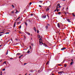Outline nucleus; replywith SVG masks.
Returning <instances> with one entry per match:
<instances>
[{
  "label": "nucleus",
  "mask_w": 75,
  "mask_h": 75,
  "mask_svg": "<svg viewBox=\"0 0 75 75\" xmlns=\"http://www.w3.org/2000/svg\"><path fill=\"white\" fill-rule=\"evenodd\" d=\"M42 40V39L40 38V39H39V43L40 44V45H42V44H44V43H42V42H41V41H41Z\"/></svg>",
  "instance_id": "1"
},
{
  "label": "nucleus",
  "mask_w": 75,
  "mask_h": 75,
  "mask_svg": "<svg viewBox=\"0 0 75 75\" xmlns=\"http://www.w3.org/2000/svg\"><path fill=\"white\" fill-rule=\"evenodd\" d=\"M58 6L59 8H61V6H60V4H58L57 5V7H58Z\"/></svg>",
  "instance_id": "2"
},
{
  "label": "nucleus",
  "mask_w": 75,
  "mask_h": 75,
  "mask_svg": "<svg viewBox=\"0 0 75 75\" xmlns=\"http://www.w3.org/2000/svg\"><path fill=\"white\" fill-rule=\"evenodd\" d=\"M46 15H45V16H42V18H46Z\"/></svg>",
  "instance_id": "3"
},
{
  "label": "nucleus",
  "mask_w": 75,
  "mask_h": 75,
  "mask_svg": "<svg viewBox=\"0 0 75 75\" xmlns=\"http://www.w3.org/2000/svg\"><path fill=\"white\" fill-rule=\"evenodd\" d=\"M67 20L69 22V23H71V21H70V19H67Z\"/></svg>",
  "instance_id": "4"
},
{
  "label": "nucleus",
  "mask_w": 75,
  "mask_h": 75,
  "mask_svg": "<svg viewBox=\"0 0 75 75\" xmlns=\"http://www.w3.org/2000/svg\"><path fill=\"white\" fill-rule=\"evenodd\" d=\"M64 72L63 71H60L59 72H58V74H62V73H63Z\"/></svg>",
  "instance_id": "5"
},
{
  "label": "nucleus",
  "mask_w": 75,
  "mask_h": 75,
  "mask_svg": "<svg viewBox=\"0 0 75 75\" xmlns=\"http://www.w3.org/2000/svg\"><path fill=\"white\" fill-rule=\"evenodd\" d=\"M33 29L34 30H35V32H36V31H37V30H36V28H35V27H34Z\"/></svg>",
  "instance_id": "6"
},
{
  "label": "nucleus",
  "mask_w": 75,
  "mask_h": 75,
  "mask_svg": "<svg viewBox=\"0 0 75 75\" xmlns=\"http://www.w3.org/2000/svg\"><path fill=\"white\" fill-rule=\"evenodd\" d=\"M65 49H66L65 47H63L61 49V50H65Z\"/></svg>",
  "instance_id": "7"
},
{
  "label": "nucleus",
  "mask_w": 75,
  "mask_h": 75,
  "mask_svg": "<svg viewBox=\"0 0 75 75\" xmlns=\"http://www.w3.org/2000/svg\"><path fill=\"white\" fill-rule=\"evenodd\" d=\"M38 38H40V37H41V36H40V35H38Z\"/></svg>",
  "instance_id": "8"
},
{
  "label": "nucleus",
  "mask_w": 75,
  "mask_h": 75,
  "mask_svg": "<svg viewBox=\"0 0 75 75\" xmlns=\"http://www.w3.org/2000/svg\"><path fill=\"white\" fill-rule=\"evenodd\" d=\"M50 10V8L49 7L47 8V9H46V11H48Z\"/></svg>",
  "instance_id": "9"
},
{
  "label": "nucleus",
  "mask_w": 75,
  "mask_h": 75,
  "mask_svg": "<svg viewBox=\"0 0 75 75\" xmlns=\"http://www.w3.org/2000/svg\"><path fill=\"white\" fill-rule=\"evenodd\" d=\"M23 55H21V56H20L19 57V58H21V57H23Z\"/></svg>",
  "instance_id": "10"
},
{
  "label": "nucleus",
  "mask_w": 75,
  "mask_h": 75,
  "mask_svg": "<svg viewBox=\"0 0 75 75\" xmlns=\"http://www.w3.org/2000/svg\"><path fill=\"white\" fill-rule=\"evenodd\" d=\"M16 22H15L14 24V25H13V27H15V26L16 25Z\"/></svg>",
  "instance_id": "11"
},
{
  "label": "nucleus",
  "mask_w": 75,
  "mask_h": 75,
  "mask_svg": "<svg viewBox=\"0 0 75 75\" xmlns=\"http://www.w3.org/2000/svg\"><path fill=\"white\" fill-rule=\"evenodd\" d=\"M60 11V9H57V12H58V11Z\"/></svg>",
  "instance_id": "12"
},
{
  "label": "nucleus",
  "mask_w": 75,
  "mask_h": 75,
  "mask_svg": "<svg viewBox=\"0 0 75 75\" xmlns=\"http://www.w3.org/2000/svg\"><path fill=\"white\" fill-rule=\"evenodd\" d=\"M57 26L58 27H60V26H59V24L58 23H57Z\"/></svg>",
  "instance_id": "13"
},
{
  "label": "nucleus",
  "mask_w": 75,
  "mask_h": 75,
  "mask_svg": "<svg viewBox=\"0 0 75 75\" xmlns=\"http://www.w3.org/2000/svg\"><path fill=\"white\" fill-rule=\"evenodd\" d=\"M20 23H21V22H17V24L18 25V24H20Z\"/></svg>",
  "instance_id": "14"
},
{
  "label": "nucleus",
  "mask_w": 75,
  "mask_h": 75,
  "mask_svg": "<svg viewBox=\"0 0 75 75\" xmlns=\"http://www.w3.org/2000/svg\"><path fill=\"white\" fill-rule=\"evenodd\" d=\"M47 16L48 17V19H49V18H50V17H49V16H48V14H47Z\"/></svg>",
  "instance_id": "15"
},
{
  "label": "nucleus",
  "mask_w": 75,
  "mask_h": 75,
  "mask_svg": "<svg viewBox=\"0 0 75 75\" xmlns=\"http://www.w3.org/2000/svg\"><path fill=\"white\" fill-rule=\"evenodd\" d=\"M20 18V17H19L16 20V21H17L18 20L19 18Z\"/></svg>",
  "instance_id": "16"
},
{
  "label": "nucleus",
  "mask_w": 75,
  "mask_h": 75,
  "mask_svg": "<svg viewBox=\"0 0 75 75\" xmlns=\"http://www.w3.org/2000/svg\"><path fill=\"white\" fill-rule=\"evenodd\" d=\"M26 33L27 34H28V35H30V33H29L28 32H27Z\"/></svg>",
  "instance_id": "17"
},
{
  "label": "nucleus",
  "mask_w": 75,
  "mask_h": 75,
  "mask_svg": "<svg viewBox=\"0 0 75 75\" xmlns=\"http://www.w3.org/2000/svg\"><path fill=\"white\" fill-rule=\"evenodd\" d=\"M44 45L45 47H47V45L45 44H44Z\"/></svg>",
  "instance_id": "18"
},
{
  "label": "nucleus",
  "mask_w": 75,
  "mask_h": 75,
  "mask_svg": "<svg viewBox=\"0 0 75 75\" xmlns=\"http://www.w3.org/2000/svg\"><path fill=\"white\" fill-rule=\"evenodd\" d=\"M73 63H74V62H71L70 63V65H72Z\"/></svg>",
  "instance_id": "19"
},
{
  "label": "nucleus",
  "mask_w": 75,
  "mask_h": 75,
  "mask_svg": "<svg viewBox=\"0 0 75 75\" xmlns=\"http://www.w3.org/2000/svg\"><path fill=\"white\" fill-rule=\"evenodd\" d=\"M25 24L26 25H28L27 24V23H26V22H25Z\"/></svg>",
  "instance_id": "20"
},
{
  "label": "nucleus",
  "mask_w": 75,
  "mask_h": 75,
  "mask_svg": "<svg viewBox=\"0 0 75 75\" xmlns=\"http://www.w3.org/2000/svg\"><path fill=\"white\" fill-rule=\"evenodd\" d=\"M46 29H47L48 28V26L47 25L46 26Z\"/></svg>",
  "instance_id": "21"
},
{
  "label": "nucleus",
  "mask_w": 75,
  "mask_h": 75,
  "mask_svg": "<svg viewBox=\"0 0 75 75\" xmlns=\"http://www.w3.org/2000/svg\"><path fill=\"white\" fill-rule=\"evenodd\" d=\"M58 14H59V15H60V14H61V12H59L58 13Z\"/></svg>",
  "instance_id": "22"
},
{
  "label": "nucleus",
  "mask_w": 75,
  "mask_h": 75,
  "mask_svg": "<svg viewBox=\"0 0 75 75\" xmlns=\"http://www.w3.org/2000/svg\"><path fill=\"white\" fill-rule=\"evenodd\" d=\"M58 8H59L58 7V6H57V7L56 8V10H57Z\"/></svg>",
  "instance_id": "23"
},
{
  "label": "nucleus",
  "mask_w": 75,
  "mask_h": 75,
  "mask_svg": "<svg viewBox=\"0 0 75 75\" xmlns=\"http://www.w3.org/2000/svg\"><path fill=\"white\" fill-rule=\"evenodd\" d=\"M12 6L13 7V8H14V6L13 5H12Z\"/></svg>",
  "instance_id": "24"
},
{
  "label": "nucleus",
  "mask_w": 75,
  "mask_h": 75,
  "mask_svg": "<svg viewBox=\"0 0 75 75\" xmlns=\"http://www.w3.org/2000/svg\"><path fill=\"white\" fill-rule=\"evenodd\" d=\"M29 47L30 48V50H31L32 48V47H31V46H30Z\"/></svg>",
  "instance_id": "25"
},
{
  "label": "nucleus",
  "mask_w": 75,
  "mask_h": 75,
  "mask_svg": "<svg viewBox=\"0 0 75 75\" xmlns=\"http://www.w3.org/2000/svg\"><path fill=\"white\" fill-rule=\"evenodd\" d=\"M48 63H49V61H48V62H47L46 65H48Z\"/></svg>",
  "instance_id": "26"
},
{
  "label": "nucleus",
  "mask_w": 75,
  "mask_h": 75,
  "mask_svg": "<svg viewBox=\"0 0 75 75\" xmlns=\"http://www.w3.org/2000/svg\"><path fill=\"white\" fill-rule=\"evenodd\" d=\"M3 64H6V62L5 61Z\"/></svg>",
  "instance_id": "27"
},
{
  "label": "nucleus",
  "mask_w": 75,
  "mask_h": 75,
  "mask_svg": "<svg viewBox=\"0 0 75 75\" xmlns=\"http://www.w3.org/2000/svg\"><path fill=\"white\" fill-rule=\"evenodd\" d=\"M64 13H65V14H66V15H67V12H65Z\"/></svg>",
  "instance_id": "28"
},
{
  "label": "nucleus",
  "mask_w": 75,
  "mask_h": 75,
  "mask_svg": "<svg viewBox=\"0 0 75 75\" xmlns=\"http://www.w3.org/2000/svg\"><path fill=\"white\" fill-rule=\"evenodd\" d=\"M40 2V3H42V1H39Z\"/></svg>",
  "instance_id": "29"
},
{
  "label": "nucleus",
  "mask_w": 75,
  "mask_h": 75,
  "mask_svg": "<svg viewBox=\"0 0 75 75\" xmlns=\"http://www.w3.org/2000/svg\"><path fill=\"white\" fill-rule=\"evenodd\" d=\"M30 51L28 50L27 52V53H30Z\"/></svg>",
  "instance_id": "30"
},
{
  "label": "nucleus",
  "mask_w": 75,
  "mask_h": 75,
  "mask_svg": "<svg viewBox=\"0 0 75 75\" xmlns=\"http://www.w3.org/2000/svg\"><path fill=\"white\" fill-rule=\"evenodd\" d=\"M4 32H0V34H2V33H4Z\"/></svg>",
  "instance_id": "31"
},
{
  "label": "nucleus",
  "mask_w": 75,
  "mask_h": 75,
  "mask_svg": "<svg viewBox=\"0 0 75 75\" xmlns=\"http://www.w3.org/2000/svg\"><path fill=\"white\" fill-rule=\"evenodd\" d=\"M8 51H7V52H6V55H7L8 54Z\"/></svg>",
  "instance_id": "32"
},
{
  "label": "nucleus",
  "mask_w": 75,
  "mask_h": 75,
  "mask_svg": "<svg viewBox=\"0 0 75 75\" xmlns=\"http://www.w3.org/2000/svg\"><path fill=\"white\" fill-rule=\"evenodd\" d=\"M19 28H21V26L20 25Z\"/></svg>",
  "instance_id": "33"
},
{
  "label": "nucleus",
  "mask_w": 75,
  "mask_h": 75,
  "mask_svg": "<svg viewBox=\"0 0 75 75\" xmlns=\"http://www.w3.org/2000/svg\"><path fill=\"white\" fill-rule=\"evenodd\" d=\"M37 33H39V31L38 30H37Z\"/></svg>",
  "instance_id": "34"
},
{
  "label": "nucleus",
  "mask_w": 75,
  "mask_h": 75,
  "mask_svg": "<svg viewBox=\"0 0 75 75\" xmlns=\"http://www.w3.org/2000/svg\"><path fill=\"white\" fill-rule=\"evenodd\" d=\"M73 16H74L75 17V15L74 14V13H73Z\"/></svg>",
  "instance_id": "35"
},
{
  "label": "nucleus",
  "mask_w": 75,
  "mask_h": 75,
  "mask_svg": "<svg viewBox=\"0 0 75 75\" xmlns=\"http://www.w3.org/2000/svg\"><path fill=\"white\" fill-rule=\"evenodd\" d=\"M31 4H32V3L30 2V3L29 4V5H31Z\"/></svg>",
  "instance_id": "36"
},
{
  "label": "nucleus",
  "mask_w": 75,
  "mask_h": 75,
  "mask_svg": "<svg viewBox=\"0 0 75 75\" xmlns=\"http://www.w3.org/2000/svg\"><path fill=\"white\" fill-rule=\"evenodd\" d=\"M57 10L56 9L54 10V12H55V11H57Z\"/></svg>",
  "instance_id": "37"
},
{
  "label": "nucleus",
  "mask_w": 75,
  "mask_h": 75,
  "mask_svg": "<svg viewBox=\"0 0 75 75\" xmlns=\"http://www.w3.org/2000/svg\"><path fill=\"white\" fill-rule=\"evenodd\" d=\"M5 34H9V33H8V32L6 33H5Z\"/></svg>",
  "instance_id": "38"
},
{
  "label": "nucleus",
  "mask_w": 75,
  "mask_h": 75,
  "mask_svg": "<svg viewBox=\"0 0 75 75\" xmlns=\"http://www.w3.org/2000/svg\"><path fill=\"white\" fill-rule=\"evenodd\" d=\"M31 45H34V44L33 43H31Z\"/></svg>",
  "instance_id": "39"
},
{
  "label": "nucleus",
  "mask_w": 75,
  "mask_h": 75,
  "mask_svg": "<svg viewBox=\"0 0 75 75\" xmlns=\"http://www.w3.org/2000/svg\"><path fill=\"white\" fill-rule=\"evenodd\" d=\"M6 70V69H2V71H5Z\"/></svg>",
  "instance_id": "40"
},
{
  "label": "nucleus",
  "mask_w": 75,
  "mask_h": 75,
  "mask_svg": "<svg viewBox=\"0 0 75 75\" xmlns=\"http://www.w3.org/2000/svg\"><path fill=\"white\" fill-rule=\"evenodd\" d=\"M47 25H50L49 24H47Z\"/></svg>",
  "instance_id": "41"
},
{
  "label": "nucleus",
  "mask_w": 75,
  "mask_h": 75,
  "mask_svg": "<svg viewBox=\"0 0 75 75\" xmlns=\"http://www.w3.org/2000/svg\"><path fill=\"white\" fill-rule=\"evenodd\" d=\"M11 13L12 14H13V13H14V11H13L11 12Z\"/></svg>",
  "instance_id": "42"
},
{
  "label": "nucleus",
  "mask_w": 75,
  "mask_h": 75,
  "mask_svg": "<svg viewBox=\"0 0 75 75\" xmlns=\"http://www.w3.org/2000/svg\"><path fill=\"white\" fill-rule=\"evenodd\" d=\"M26 64H27V63H25L24 64V65H26Z\"/></svg>",
  "instance_id": "43"
},
{
  "label": "nucleus",
  "mask_w": 75,
  "mask_h": 75,
  "mask_svg": "<svg viewBox=\"0 0 75 75\" xmlns=\"http://www.w3.org/2000/svg\"><path fill=\"white\" fill-rule=\"evenodd\" d=\"M64 67H67V65L66 64L64 65Z\"/></svg>",
  "instance_id": "44"
},
{
  "label": "nucleus",
  "mask_w": 75,
  "mask_h": 75,
  "mask_svg": "<svg viewBox=\"0 0 75 75\" xmlns=\"http://www.w3.org/2000/svg\"><path fill=\"white\" fill-rule=\"evenodd\" d=\"M19 54H20V53H18L17 54H16V56H17V55H19Z\"/></svg>",
  "instance_id": "45"
},
{
  "label": "nucleus",
  "mask_w": 75,
  "mask_h": 75,
  "mask_svg": "<svg viewBox=\"0 0 75 75\" xmlns=\"http://www.w3.org/2000/svg\"><path fill=\"white\" fill-rule=\"evenodd\" d=\"M18 12V11H16L15 12V13H17Z\"/></svg>",
  "instance_id": "46"
},
{
  "label": "nucleus",
  "mask_w": 75,
  "mask_h": 75,
  "mask_svg": "<svg viewBox=\"0 0 75 75\" xmlns=\"http://www.w3.org/2000/svg\"><path fill=\"white\" fill-rule=\"evenodd\" d=\"M39 7H41V5H39Z\"/></svg>",
  "instance_id": "47"
},
{
  "label": "nucleus",
  "mask_w": 75,
  "mask_h": 75,
  "mask_svg": "<svg viewBox=\"0 0 75 75\" xmlns=\"http://www.w3.org/2000/svg\"><path fill=\"white\" fill-rule=\"evenodd\" d=\"M30 16H33V14H31Z\"/></svg>",
  "instance_id": "48"
},
{
  "label": "nucleus",
  "mask_w": 75,
  "mask_h": 75,
  "mask_svg": "<svg viewBox=\"0 0 75 75\" xmlns=\"http://www.w3.org/2000/svg\"><path fill=\"white\" fill-rule=\"evenodd\" d=\"M3 35L1 34L0 35V36H1V35Z\"/></svg>",
  "instance_id": "49"
},
{
  "label": "nucleus",
  "mask_w": 75,
  "mask_h": 75,
  "mask_svg": "<svg viewBox=\"0 0 75 75\" xmlns=\"http://www.w3.org/2000/svg\"><path fill=\"white\" fill-rule=\"evenodd\" d=\"M72 62H73V59H71Z\"/></svg>",
  "instance_id": "50"
},
{
  "label": "nucleus",
  "mask_w": 75,
  "mask_h": 75,
  "mask_svg": "<svg viewBox=\"0 0 75 75\" xmlns=\"http://www.w3.org/2000/svg\"><path fill=\"white\" fill-rule=\"evenodd\" d=\"M10 59H13V58H10Z\"/></svg>",
  "instance_id": "51"
},
{
  "label": "nucleus",
  "mask_w": 75,
  "mask_h": 75,
  "mask_svg": "<svg viewBox=\"0 0 75 75\" xmlns=\"http://www.w3.org/2000/svg\"><path fill=\"white\" fill-rule=\"evenodd\" d=\"M19 55H21V54H20V53H19Z\"/></svg>",
  "instance_id": "52"
},
{
  "label": "nucleus",
  "mask_w": 75,
  "mask_h": 75,
  "mask_svg": "<svg viewBox=\"0 0 75 75\" xmlns=\"http://www.w3.org/2000/svg\"><path fill=\"white\" fill-rule=\"evenodd\" d=\"M1 74H2V71H1Z\"/></svg>",
  "instance_id": "53"
},
{
  "label": "nucleus",
  "mask_w": 75,
  "mask_h": 75,
  "mask_svg": "<svg viewBox=\"0 0 75 75\" xmlns=\"http://www.w3.org/2000/svg\"><path fill=\"white\" fill-rule=\"evenodd\" d=\"M1 46H2V45H0V47H1Z\"/></svg>",
  "instance_id": "54"
},
{
  "label": "nucleus",
  "mask_w": 75,
  "mask_h": 75,
  "mask_svg": "<svg viewBox=\"0 0 75 75\" xmlns=\"http://www.w3.org/2000/svg\"><path fill=\"white\" fill-rule=\"evenodd\" d=\"M1 61H2V60H1L0 62H1Z\"/></svg>",
  "instance_id": "55"
},
{
  "label": "nucleus",
  "mask_w": 75,
  "mask_h": 75,
  "mask_svg": "<svg viewBox=\"0 0 75 75\" xmlns=\"http://www.w3.org/2000/svg\"><path fill=\"white\" fill-rule=\"evenodd\" d=\"M63 1H65L66 0H62Z\"/></svg>",
  "instance_id": "56"
},
{
  "label": "nucleus",
  "mask_w": 75,
  "mask_h": 75,
  "mask_svg": "<svg viewBox=\"0 0 75 75\" xmlns=\"http://www.w3.org/2000/svg\"><path fill=\"white\" fill-rule=\"evenodd\" d=\"M59 66H61V65H60V64H59Z\"/></svg>",
  "instance_id": "57"
},
{
  "label": "nucleus",
  "mask_w": 75,
  "mask_h": 75,
  "mask_svg": "<svg viewBox=\"0 0 75 75\" xmlns=\"http://www.w3.org/2000/svg\"><path fill=\"white\" fill-rule=\"evenodd\" d=\"M27 74H25V75H27Z\"/></svg>",
  "instance_id": "58"
},
{
  "label": "nucleus",
  "mask_w": 75,
  "mask_h": 75,
  "mask_svg": "<svg viewBox=\"0 0 75 75\" xmlns=\"http://www.w3.org/2000/svg\"><path fill=\"white\" fill-rule=\"evenodd\" d=\"M0 75H2V74H1Z\"/></svg>",
  "instance_id": "59"
},
{
  "label": "nucleus",
  "mask_w": 75,
  "mask_h": 75,
  "mask_svg": "<svg viewBox=\"0 0 75 75\" xmlns=\"http://www.w3.org/2000/svg\"><path fill=\"white\" fill-rule=\"evenodd\" d=\"M67 9L68 10V7L67 8Z\"/></svg>",
  "instance_id": "60"
},
{
  "label": "nucleus",
  "mask_w": 75,
  "mask_h": 75,
  "mask_svg": "<svg viewBox=\"0 0 75 75\" xmlns=\"http://www.w3.org/2000/svg\"><path fill=\"white\" fill-rule=\"evenodd\" d=\"M52 75H54V74H52Z\"/></svg>",
  "instance_id": "61"
},
{
  "label": "nucleus",
  "mask_w": 75,
  "mask_h": 75,
  "mask_svg": "<svg viewBox=\"0 0 75 75\" xmlns=\"http://www.w3.org/2000/svg\"><path fill=\"white\" fill-rule=\"evenodd\" d=\"M31 40H32V38H31Z\"/></svg>",
  "instance_id": "62"
},
{
  "label": "nucleus",
  "mask_w": 75,
  "mask_h": 75,
  "mask_svg": "<svg viewBox=\"0 0 75 75\" xmlns=\"http://www.w3.org/2000/svg\"><path fill=\"white\" fill-rule=\"evenodd\" d=\"M50 7V6H49V7Z\"/></svg>",
  "instance_id": "63"
},
{
  "label": "nucleus",
  "mask_w": 75,
  "mask_h": 75,
  "mask_svg": "<svg viewBox=\"0 0 75 75\" xmlns=\"http://www.w3.org/2000/svg\"><path fill=\"white\" fill-rule=\"evenodd\" d=\"M74 43H75V42H74Z\"/></svg>",
  "instance_id": "64"
}]
</instances>
